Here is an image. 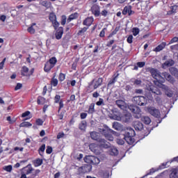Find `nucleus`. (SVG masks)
<instances>
[{
	"label": "nucleus",
	"mask_w": 178,
	"mask_h": 178,
	"mask_svg": "<svg viewBox=\"0 0 178 178\" xmlns=\"http://www.w3.org/2000/svg\"><path fill=\"white\" fill-rule=\"evenodd\" d=\"M149 73L152 75V77H153V79H155L156 81H154V84L155 85V83H161V84H162V83H165V78H163V76H162V75L161 74V72H159V70L155 69V68H149L148 69Z\"/></svg>",
	"instance_id": "f257e3e1"
},
{
	"label": "nucleus",
	"mask_w": 178,
	"mask_h": 178,
	"mask_svg": "<svg viewBox=\"0 0 178 178\" xmlns=\"http://www.w3.org/2000/svg\"><path fill=\"white\" fill-rule=\"evenodd\" d=\"M99 131L102 134L104 135L106 140H108V141H113V136L111 134V133H115L113 130L109 129L108 127H104V128L100 129Z\"/></svg>",
	"instance_id": "f03ea898"
},
{
	"label": "nucleus",
	"mask_w": 178,
	"mask_h": 178,
	"mask_svg": "<svg viewBox=\"0 0 178 178\" xmlns=\"http://www.w3.org/2000/svg\"><path fill=\"white\" fill-rule=\"evenodd\" d=\"M134 104L139 105L140 106H145L148 100L144 96H136L132 98Z\"/></svg>",
	"instance_id": "7ed1b4c3"
},
{
	"label": "nucleus",
	"mask_w": 178,
	"mask_h": 178,
	"mask_svg": "<svg viewBox=\"0 0 178 178\" xmlns=\"http://www.w3.org/2000/svg\"><path fill=\"white\" fill-rule=\"evenodd\" d=\"M155 86H156L159 88H162L163 90L165 92V95H167V97H169V98H172V97H173V92H172V90H170L169 87L166 86V85H163V83H161L159 82H155Z\"/></svg>",
	"instance_id": "20e7f679"
},
{
	"label": "nucleus",
	"mask_w": 178,
	"mask_h": 178,
	"mask_svg": "<svg viewBox=\"0 0 178 178\" xmlns=\"http://www.w3.org/2000/svg\"><path fill=\"white\" fill-rule=\"evenodd\" d=\"M129 109L134 113V118L136 119H140L141 118V109L140 107L134 105L129 106Z\"/></svg>",
	"instance_id": "39448f33"
},
{
	"label": "nucleus",
	"mask_w": 178,
	"mask_h": 178,
	"mask_svg": "<svg viewBox=\"0 0 178 178\" xmlns=\"http://www.w3.org/2000/svg\"><path fill=\"white\" fill-rule=\"evenodd\" d=\"M84 161L86 163H91L92 165H99L101 160L98 157L94 156H86L84 157Z\"/></svg>",
	"instance_id": "423d86ee"
},
{
	"label": "nucleus",
	"mask_w": 178,
	"mask_h": 178,
	"mask_svg": "<svg viewBox=\"0 0 178 178\" xmlns=\"http://www.w3.org/2000/svg\"><path fill=\"white\" fill-rule=\"evenodd\" d=\"M147 111L154 118H161V112H159V110L156 109L155 107H147Z\"/></svg>",
	"instance_id": "0eeeda50"
},
{
	"label": "nucleus",
	"mask_w": 178,
	"mask_h": 178,
	"mask_svg": "<svg viewBox=\"0 0 178 178\" xmlns=\"http://www.w3.org/2000/svg\"><path fill=\"white\" fill-rule=\"evenodd\" d=\"M102 78H99L97 81L93 80L90 82V83L89 84L90 87H91L93 84V88L94 90H97V88H98V87H99L100 86H102Z\"/></svg>",
	"instance_id": "6e6552de"
},
{
	"label": "nucleus",
	"mask_w": 178,
	"mask_h": 178,
	"mask_svg": "<svg viewBox=\"0 0 178 178\" xmlns=\"http://www.w3.org/2000/svg\"><path fill=\"white\" fill-rule=\"evenodd\" d=\"M129 15V16H131V15H134V11L131 10V6H125L122 11V15Z\"/></svg>",
	"instance_id": "1a4fd4ad"
},
{
	"label": "nucleus",
	"mask_w": 178,
	"mask_h": 178,
	"mask_svg": "<svg viewBox=\"0 0 178 178\" xmlns=\"http://www.w3.org/2000/svg\"><path fill=\"white\" fill-rule=\"evenodd\" d=\"M22 170H23L22 173L27 175H31L33 170H34V168H33V167L31 166V164H29L28 165L22 168Z\"/></svg>",
	"instance_id": "9d476101"
},
{
	"label": "nucleus",
	"mask_w": 178,
	"mask_h": 178,
	"mask_svg": "<svg viewBox=\"0 0 178 178\" xmlns=\"http://www.w3.org/2000/svg\"><path fill=\"white\" fill-rule=\"evenodd\" d=\"M89 148L92 152H94V154H96V155H98L99 154V147L98 145L95 143H92L89 145Z\"/></svg>",
	"instance_id": "9b49d317"
},
{
	"label": "nucleus",
	"mask_w": 178,
	"mask_h": 178,
	"mask_svg": "<svg viewBox=\"0 0 178 178\" xmlns=\"http://www.w3.org/2000/svg\"><path fill=\"white\" fill-rule=\"evenodd\" d=\"M121 122H124V123H129V122H131V114L126 113L125 115L121 117Z\"/></svg>",
	"instance_id": "f8f14e48"
},
{
	"label": "nucleus",
	"mask_w": 178,
	"mask_h": 178,
	"mask_svg": "<svg viewBox=\"0 0 178 178\" xmlns=\"http://www.w3.org/2000/svg\"><path fill=\"white\" fill-rule=\"evenodd\" d=\"M115 104L118 108H120V109H122L123 111L127 108V104H126V102L123 100H116Z\"/></svg>",
	"instance_id": "ddd939ff"
},
{
	"label": "nucleus",
	"mask_w": 178,
	"mask_h": 178,
	"mask_svg": "<svg viewBox=\"0 0 178 178\" xmlns=\"http://www.w3.org/2000/svg\"><path fill=\"white\" fill-rule=\"evenodd\" d=\"M134 127L135 130L140 131V130H143V129H144V124H143L140 121H136L134 122Z\"/></svg>",
	"instance_id": "4468645a"
},
{
	"label": "nucleus",
	"mask_w": 178,
	"mask_h": 178,
	"mask_svg": "<svg viewBox=\"0 0 178 178\" xmlns=\"http://www.w3.org/2000/svg\"><path fill=\"white\" fill-rule=\"evenodd\" d=\"M94 22V18L92 17H87L86 19H84L83 24V26H88V27H90Z\"/></svg>",
	"instance_id": "2eb2a0df"
},
{
	"label": "nucleus",
	"mask_w": 178,
	"mask_h": 178,
	"mask_svg": "<svg viewBox=\"0 0 178 178\" xmlns=\"http://www.w3.org/2000/svg\"><path fill=\"white\" fill-rule=\"evenodd\" d=\"M55 35L56 40H60V38H62V35H63V27H59L56 31Z\"/></svg>",
	"instance_id": "dca6fc26"
},
{
	"label": "nucleus",
	"mask_w": 178,
	"mask_h": 178,
	"mask_svg": "<svg viewBox=\"0 0 178 178\" xmlns=\"http://www.w3.org/2000/svg\"><path fill=\"white\" fill-rule=\"evenodd\" d=\"M136 136V131L132 128H127L125 137H134Z\"/></svg>",
	"instance_id": "f3484780"
},
{
	"label": "nucleus",
	"mask_w": 178,
	"mask_h": 178,
	"mask_svg": "<svg viewBox=\"0 0 178 178\" xmlns=\"http://www.w3.org/2000/svg\"><path fill=\"white\" fill-rule=\"evenodd\" d=\"M161 76H163L164 80H167L168 81H170V83H173V78L172 77V75H170L168 72H163L161 74Z\"/></svg>",
	"instance_id": "a211bd4d"
},
{
	"label": "nucleus",
	"mask_w": 178,
	"mask_h": 178,
	"mask_svg": "<svg viewBox=\"0 0 178 178\" xmlns=\"http://www.w3.org/2000/svg\"><path fill=\"white\" fill-rule=\"evenodd\" d=\"M92 12L95 16L98 17L99 15H101V13L99 12V6L97 5H94L92 7Z\"/></svg>",
	"instance_id": "6ab92c4d"
},
{
	"label": "nucleus",
	"mask_w": 178,
	"mask_h": 178,
	"mask_svg": "<svg viewBox=\"0 0 178 178\" xmlns=\"http://www.w3.org/2000/svg\"><path fill=\"white\" fill-rule=\"evenodd\" d=\"M97 143L99 147H102L103 148H108V147H109V145L106 144V140H105V139L99 138Z\"/></svg>",
	"instance_id": "aec40b11"
},
{
	"label": "nucleus",
	"mask_w": 178,
	"mask_h": 178,
	"mask_svg": "<svg viewBox=\"0 0 178 178\" xmlns=\"http://www.w3.org/2000/svg\"><path fill=\"white\" fill-rule=\"evenodd\" d=\"M79 129L82 131H86V129H87V121L86 120L81 121V123L79 124Z\"/></svg>",
	"instance_id": "412c9836"
},
{
	"label": "nucleus",
	"mask_w": 178,
	"mask_h": 178,
	"mask_svg": "<svg viewBox=\"0 0 178 178\" xmlns=\"http://www.w3.org/2000/svg\"><path fill=\"white\" fill-rule=\"evenodd\" d=\"M53 67L54 66L49 61H47L44 65V72L48 73V72H50L51 69H52Z\"/></svg>",
	"instance_id": "4be33fe9"
},
{
	"label": "nucleus",
	"mask_w": 178,
	"mask_h": 178,
	"mask_svg": "<svg viewBox=\"0 0 178 178\" xmlns=\"http://www.w3.org/2000/svg\"><path fill=\"white\" fill-rule=\"evenodd\" d=\"M165 47H166V43L165 42H162L161 44H159V46H157L154 51L155 52H159L161 51H162V49H163V48H165Z\"/></svg>",
	"instance_id": "5701e85b"
},
{
	"label": "nucleus",
	"mask_w": 178,
	"mask_h": 178,
	"mask_svg": "<svg viewBox=\"0 0 178 178\" xmlns=\"http://www.w3.org/2000/svg\"><path fill=\"white\" fill-rule=\"evenodd\" d=\"M173 65H175V60L169 59L163 64V67L167 66V67H170V66H173Z\"/></svg>",
	"instance_id": "b1692460"
},
{
	"label": "nucleus",
	"mask_w": 178,
	"mask_h": 178,
	"mask_svg": "<svg viewBox=\"0 0 178 178\" xmlns=\"http://www.w3.org/2000/svg\"><path fill=\"white\" fill-rule=\"evenodd\" d=\"M150 92L156 94V95H162V92L156 88H150Z\"/></svg>",
	"instance_id": "393cba45"
},
{
	"label": "nucleus",
	"mask_w": 178,
	"mask_h": 178,
	"mask_svg": "<svg viewBox=\"0 0 178 178\" xmlns=\"http://www.w3.org/2000/svg\"><path fill=\"white\" fill-rule=\"evenodd\" d=\"M124 140L129 145L134 144V138H133V136H124Z\"/></svg>",
	"instance_id": "a878e982"
},
{
	"label": "nucleus",
	"mask_w": 178,
	"mask_h": 178,
	"mask_svg": "<svg viewBox=\"0 0 178 178\" xmlns=\"http://www.w3.org/2000/svg\"><path fill=\"white\" fill-rule=\"evenodd\" d=\"M77 17H79V14L77 13H75L70 15V17L67 19V23H70L72 20H74V19H77Z\"/></svg>",
	"instance_id": "bb28decb"
},
{
	"label": "nucleus",
	"mask_w": 178,
	"mask_h": 178,
	"mask_svg": "<svg viewBox=\"0 0 178 178\" xmlns=\"http://www.w3.org/2000/svg\"><path fill=\"white\" fill-rule=\"evenodd\" d=\"M170 72L172 76H175L176 77H178V70L177 68L175 67H172L170 68Z\"/></svg>",
	"instance_id": "cd10ccee"
},
{
	"label": "nucleus",
	"mask_w": 178,
	"mask_h": 178,
	"mask_svg": "<svg viewBox=\"0 0 178 178\" xmlns=\"http://www.w3.org/2000/svg\"><path fill=\"white\" fill-rule=\"evenodd\" d=\"M176 10H177V6H172L170 7V10L168 11L167 15H173V13H176Z\"/></svg>",
	"instance_id": "c85d7f7f"
},
{
	"label": "nucleus",
	"mask_w": 178,
	"mask_h": 178,
	"mask_svg": "<svg viewBox=\"0 0 178 178\" xmlns=\"http://www.w3.org/2000/svg\"><path fill=\"white\" fill-rule=\"evenodd\" d=\"M99 134L97 132L93 131L90 133V137L92 138V140H95L96 141H98V140L99 139Z\"/></svg>",
	"instance_id": "c756f323"
},
{
	"label": "nucleus",
	"mask_w": 178,
	"mask_h": 178,
	"mask_svg": "<svg viewBox=\"0 0 178 178\" xmlns=\"http://www.w3.org/2000/svg\"><path fill=\"white\" fill-rule=\"evenodd\" d=\"M113 129H115V130H121L122 129V124H120V123L118 122H114L113 123Z\"/></svg>",
	"instance_id": "7c9ffc66"
},
{
	"label": "nucleus",
	"mask_w": 178,
	"mask_h": 178,
	"mask_svg": "<svg viewBox=\"0 0 178 178\" xmlns=\"http://www.w3.org/2000/svg\"><path fill=\"white\" fill-rule=\"evenodd\" d=\"M21 74L22 76H29V67L26 66L22 67Z\"/></svg>",
	"instance_id": "2f4dec72"
},
{
	"label": "nucleus",
	"mask_w": 178,
	"mask_h": 178,
	"mask_svg": "<svg viewBox=\"0 0 178 178\" xmlns=\"http://www.w3.org/2000/svg\"><path fill=\"white\" fill-rule=\"evenodd\" d=\"M33 164H34V166H35V168H37L38 166H41L42 165V159H38L35 160L33 161Z\"/></svg>",
	"instance_id": "473e14b6"
},
{
	"label": "nucleus",
	"mask_w": 178,
	"mask_h": 178,
	"mask_svg": "<svg viewBox=\"0 0 178 178\" xmlns=\"http://www.w3.org/2000/svg\"><path fill=\"white\" fill-rule=\"evenodd\" d=\"M170 178H178V170L175 169L170 175Z\"/></svg>",
	"instance_id": "72a5a7b5"
},
{
	"label": "nucleus",
	"mask_w": 178,
	"mask_h": 178,
	"mask_svg": "<svg viewBox=\"0 0 178 178\" xmlns=\"http://www.w3.org/2000/svg\"><path fill=\"white\" fill-rule=\"evenodd\" d=\"M48 62L55 67V65H56L58 60L56 59V57H51Z\"/></svg>",
	"instance_id": "f704fd0d"
},
{
	"label": "nucleus",
	"mask_w": 178,
	"mask_h": 178,
	"mask_svg": "<svg viewBox=\"0 0 178 178\" xmlns=\"http://www.w3.org/2000/svg\"><path fill=\"white\" fill-rule=\"evenodd\" d=\"M34 26H35V23L28 28V32L30 33V34H34L35 33V28H34Z\"/></svg>",
	"instance_id": "c9c22d12"
},
{
	"label": "nucleus",
	"mask_w": 178,
	"mask_h": 178,
	"mask_svg": "<svg viewBox=\"0 0 178 178\" xmlns=\"http://www.w3.org/2000/svg\"><path fill=\"white\" fill-rule=\"evenodd\" d=\"M142 121L145 124H149V123H151V118H149V117L145 116L142 118Z\"/></svg>",
	"instance_id": "e433bc0d"
},
{
	"label": "nucleus",
	"mask_w": 178,
	"mask_h": 178,
	"mask_svg": "<svg viewBox=\"0 0 178 178\" xmlns=\"http://www.w3.org/2000/svg\"><path fill=\"white\" fill-rule=\"evenodd\" d=\"M33 124L29 122H24L19 124V127H31Z\"/></svg>",
	"instance_id": "4c0bfd02"
},
{
	"label": "nucleus",
	"mask_w": 178,
	"mask_h": 178,
	"mask_svg": "<svg viewBox=\"0 0 178 178\" xmlns=\"http://www.w3.org/2000/svg\"><path fill=\"white\" fill-rule=\"evenodd\" d=\"M95 104L92 103L90 106H89V109H88V113H94V112H95Z\"/></svg>",
	"instance_id": "58836bf2"
},
{
	"label": "nucleus",
	"mask_w": 178,
	"mask_h": 178,
	"mask_svg": "<svg viewBox=\"0 0 178 178\" xmlns=\"http://www.w3.org/2000/svg\"><path fill=\"white\" fill-rule=\"evenodd\" d=\"M38 105H42L43 104H45V98L42 97H38Z\"/></svg>",
	"instance_id": "ea45409f"
},
{
	"label": "nucleus",
	"mask_w": 178,
	"mask_h": 178,
	"mask_svg": "<svg viewBox=\"0 0 178 178\" xmlns=\"http://www.w3.org/2000/svg\"><path fill=\"white\" fill-rule=\"evenodd\" d=\"M110 154L111 155H118V154H119V151L115 147H112L110 150Z\"/></svg>",
	"instance_id": "a19ab883"
},
{
	"label": "nucleus",
	"mask_w": 178,
	"mask_h": 178,
	"mask_svg": "<svg viewBox=\"0 0 178 178\" xmlns=\"http://www.w3.org/2000/svg\"><path fill=\"white\" fill-rule=\"evenodd\" d=\"M49 20L51 23L56 20V15L55 13H50L49 15Z\"/></svg>",
	"instance_id": "79ce46f5"
},
{
	"label": "nucleus",
	"mask_w": 178,
	"mask_h": 178,
	"mask_svg": "<svg viewBox=\"0 0 178 178\" xmlns=\"http://www.w3.org/2000/svg\"><path fill=\"white\" fill-rule=\"evenodd\" d=\"M87 30H88V27H83V29L79 31L78 35H82V34H84V33H86Z\"/></svg>",
	"instance_id": "37998d69"
},
{
	"label": "nucleus",
	"mask_w": 178,
	"mask_h": 178,
	"mask_svg": "<svg viewBox=\"0 0 178 178\" xmlns=\"http://www.w3.org/2000/svg\"><path fill=\"white\" fill-rule=\"evenodd\" d=\"M41 5L45 8H49L51 6V3L47 1H42Z\"/></svg>",
	"instance_id": "c03bdc74"
},
{
	"label": "nucleus",
	"mask_w": 178,
	"mask_h": 178,
	"mask_svg": "<svg viewBox=\"0 0 178 178\" xmlns=\"http://www.w3.org/2000/svg\"><path fill=\"white\" fill-rule=\"evenodd\" d=\"M40 172L41 170H35V173L31 175L30 177H28V178H35V176H38V174H40Z\"/></svg>",
	"instance_id": "a18cd8bd"
},
{
	"label": "nucleus",
	"mask_w": 178,
	"mask_h": 178,
	"mask_svg": "<svg viewBox=\"0 0 178 178\" xmlns=\"http://www.w3.org/2000/svg\"><path fill=\"white\" fill-rule=\"evenodd\" d=\"M13 167L11 165H6L3 167V170H6V172H12Z\"/></svg>",
	"instance_id": "49530a36"
},
{
	"label": "nucleus",
	"mask_w": 178,
	"mask_h": 178,
	"mask_svg": "<svg viewBox=\"0 0 178 178\" xmlns=\"http://www.w3.org/2000/svg\"><path fill=\"white\" fill-rule=\"evenodd\" d=\"M96 105H97V106L105 105V104L104 103V99L99 98V101L96 103Z\"/></svg>",
	"instance_id": "de8ad7c7"
},
{
	"label": "nucleus",
	"mask_w": 178,
	"mask_h": 178,
	"mask_svg": "<svg viewBox=\"0 0 178 178\" xmlns=\"http://www.w3.org/2000/svg\"><path fill=\"white\" fill-rule=\"evenodd\" d=\"M132 33L136 37V35H138V33H140V29L138 28H134Z\"/></svg>",
	"instance_id": "09e8293b"
},
{
	"label": "nucleus",
	"mask_w": 178,
	"mask_h": 178,
	"mask_svg": "<svg viewBox=\"0 0 178 178\" xmlns=\"http://www.w3.org/2000/svg\"><path fill=\"white\" fill-rule=\"evenodd\" d=\"M51 83V86H54V87H56V86H58V79L53 78Z\"/></svg>",
	"instance_id": "8fccbe9b"
},
{
	"label": "nucleus",
	"mask_w": 178,
	"mask_h": 178,
	"mask_svg": "<svg viewBox=\"0 0 178 178\" xmlns=\"http://www.w3.org/2000/svg\"><path fill=\"white\" fill-rule=\"evenodd\" d=\"M132 83H134L135 86H141L142 81L140 79H135L134 81H132Z\"/></svg>",
	"instance_id": "3c124183"
},
{
	"label": "nucleus",
	"mask_w": 178,
	"mask_h": 178,
	"mask_svg": "<svg viewBox=\"0 0 178 178\" xmlns=\"http://www.w3.org/2000/svg\"><path fill=\"white\" fill-rule=\"evenodd\" d=\"M66 20H67L66 15H63L61 19L62 26H65L66 24Z\"/></svg>",
	"instance_id": "603ef678"
},
{
	"label": "nucleus",
	"mask_w": 178,
	"mask_h": 178,
	"mask_svg": "<svg viewBox=\"0 0 178 178\" xmlns=\"http://www.w3.org/2000/svg\"><path fill=\"white\" fill-rule=\"evenodd\" d=\"M53 24V27H54L55 30H56V29H58L59 27V22H58V21H54L53 22H51Z\"/></svg>",
	"instance_id": "864d4df0"
},
{
	"label": "nucleus",
	"mask_w": 178,
	"mask_h": 178,
	"mask_svg": "<svg viewBox=\"0 0 178 178\" xmlns=\"http://www.w3.org/2000/svg\"><path fill=\"white\" fill-rule=\"evenodd\" d=\"M118 78V75L116 76H115L113 79L110 80V81L108 82V86H112L113 85V83L116 81V79Z\"/></svg>",
	"instance_id": "5fc2aeb1"
},
{
	"label": "nucleus",
	"mask_w": 178,
	"mask_h": 178,
	"mask_svg": "<svg viewBox=\"0 0 178 178\" xmlns=\"http://www.w3.org/2000/svg\"><path fill=\"white\" fill-rule=\"evenodd\" d=\"M5 62H6V58H4L3 60L0 63V70H2V69H3Z\"/></svg>",
	"instance_id": "6e6d98bb"
},
{
	"label": "nucleus",
	"mask_w": 178,
	"mask_h": 178,
	"mask_svg": "<svg viewBox=\"0 0 178 178\" xmlns=\"http://www.w3.org/2000/svg\"><path fill=\"white\" fill-rule=\"evenodd\" d=\"M178 41V38L177 37H174L168 43V45H170V44H173L175 42H177Z\"/></svg>",
	"instance_id": "4d7b16f0"
},
{
	"label": "nucleus",
	"mask_w": 178,
	"mask_h": 178,
	"mask_svg": "<svg viewBox=\"0 0 178 178\" xmlns=\"http://www.w3.org/2000/svg\"><path fill=\"white\" fill-rule=\"evenodd\" d=\"M54 101L56 104H58L60 101V95H56L54 97Z\"/></svg>",
	"instance_id": "13d9d810"
},
{
	"label": "nucleus",
	"mask_w": 178,
	"mask_h": 178,
	"mask_svg": "<svg viewBox=\"0 0 178 178\" xmlns=\"http://www.w3.org/2000/svg\"><path fill=\"white\" fill-rule=\"evenodd\" d=\"M111 119H113L114 120H118V121L122 120L121 117H120V116H118V115H113V116L111 117Z\"/></svg>",
	"instance_id": "bf43d9fd"
},
{
	"label": "nucleus",
	"mask_w": 178,
	"mask_h": 178,
	"mask_svg": "<svg viewBox=\"0 0 178 178\" xmlns=\"http://www.w3.org/2000/svg\"><path fill=\"white\" fill-rule=\"evenodd\" d=\"M138 67H144L145 66V62H138L137 63Z\"/></svg>",
	"instance_id": "052dcab7"
},
{
	"label": "nucleus",
	"mask_w": 178,
	"mask_h": 178,
	"mask_svg": "<svg viewBox=\"0 0 178 178\" xmlns=\"http://www.w3.org/2000/svg\"><path fill=\"white\" fill-rule=\"evenodd\" d=\"M46 152L47 154H52V147L47 146Z\"/></svg>",
	"instance_id": "680f3d73"
},
{
	"label": "nucleus",
	"mask_w": 178,
	"mask_h": 178,
	"mask_svg": "<svg viewBox=\"0 0 178 178\" xmlns=\"http://www.w3.org/2000/svg\"><path fill=\"white\" fill-rule=\"evenodd\" d=\"M106 30V28H104L102 31L99 33V37H105V31Z\"/></svg>",
	"instance_id": "e2e57ef3"
},
{
	"label": "nucleus",
	"mask_w": 178,
	"mask_h": 178,
	"mask_svg": "<svg viewBox=\"0 0 178 178\" xmlns=\"http://www.w3.org/2000/svg\"><path fill=\"white\" fill-rule=\"evenodd\" d=\"M22 87H23V85L22 83H18L15 88V91H17V90H20Z\"/></svg>",
	"instance_id": "0e129e2a"
},
{
	"label": "nucleus",
	"mask_w": 178,
	"mask_h": 178,
	"mask_svg": "<svg viewBox=\"0 0 178 178\" xmlns=\"http://www.w3.org/2000/svg\"><path fill=\"white\" fill-rule=\"evenodd\" d=\"M117 143L119 145H123V144H124V140L123 139H117Z\"/></svg>",
	"instance_id": "69168bd1"
},
{
	"label": "nucleus",
	"mask_w": 178,
	"mask_h": 178,
	"mask_svg": "<svg viewBox=\"0 0 178 178\" xmlns=\"http://www.w3.org/2000/svg\"><path fill=\"white\" fill-rule=\"evenodd\" d=\"M127 41V42H128L129 44H131V42H133V35H130L128 37Z\"/></svg>",
	"instance_id": "338daca9"
},
{
	"label": "nucleus",
	"mask_w": 178,
	"mask_h": 178,
	"mask_svg": "<svg viewBox=\"0 0 178 178\" xmlns=\"http://www.w3.org/2000/svg\"><path fill=\"white\" fill-rule=\"evenodd\" d=\"M65 74L63 73H60L59 75V80L60 81H63V80H65Z\"/></svg>",
	"instance_id": "774afa93"
}]
</instances>
